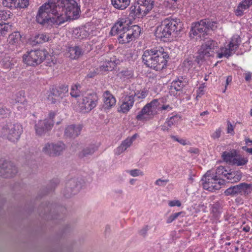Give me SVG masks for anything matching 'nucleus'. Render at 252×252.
I'll list each match as a JSON object with an SVG mask.
<instances>
[{
    "mask_svg": "<svg viewBox=\"0 0 252 252\" xmlns=\"http://www.w3.org/2000/svg\"><path fill=\"white\" fill-rule=\"evenodd\" d=\"M80 11L74 0H49L39 8L37 16H78Z\"/></svg>",
    "mask_w": 252,
    "mask_h": 252,
    "instance_id": "f257e3e1",
    "label": "nucleus"
},
{
    "mask_svg": "<svg viewBox=\"0 0 252 252\" xmlns=\"http://www.w3.org/2000/svg\"><path fill=\"white\" fill-rule=\"evenodd\" d=\"M168 58V53L160 46L146 50L142 55L143 63L156 70H160L166 67Z\"/></svg>",
    "mask_w": 252,
    "mask_h": 252,
    "instance_id": "f03ea898",
    "label": "nucleus"
},
{
    "mask_svg": "<svg viewBox=\"0 0 252 252\" xmlns=\"http://www.w3.org/2000/svg\"><path fill=\"white\" fill-rule=\"evenodd\" d=\"M181 28L182 24L178 20L167 18L157 28L155 34L157 38L165 41L164 39L169 38L172 32L180 31Z\"/></svg>",
    "mask_w": 252,
    "mask_h": 252,
    "instance_id": "7ed1b4c3",
    "label": "nucleus"
},
{
    "mask_svg": "<svg viewBox=\"0 0 252 252\" xmlns=\"http://www.w3.org/2000/svg\"><path fill=\"white\" fill-rule=\"evenodd\" d=\"M218 53H220V49H219L218 42L211 38H205L203 40L198 51V57L201 60H206L209 57H214L216 55L217 58H218Z\"/></svg>",
    "mask_w": 252,
    "mask_h": 252,
    "instance_id": "20e7f679",
    "label": "nucleus"
},
{
    "mask_svg": "<svg viewBox=\"0 0 252 252\" xmlns=\"http://www.w3.org/2000/svg\"><path fill=\"white\" fill-rule=\"evenodd\" d=\"M22 132L23 128L20 124L7 123L0 130V135L15 142L19 140Z\"/></svg>",
    "mask_w": 252,
    "mask_h": 252,
    "instance_id": "39448f33",
    "label": "nucleus"
},
{
    "mask_svg": "<svg viewBox=\"0 0 252 252\" xmlns=\"http://www.w3.org/2000/svg\"><path fill=\"white\" fill-rule=\"evenodd\" d=\"M201 182L204 189L213 192L221 188L224 180L217 176H215V174L210 170L203 176Z\"/></svg>",
    "mask_w": 252,
    "mask_h": 252,
    "instance_id": "423d86ee",
    "label": "nucleus"
},
{
    "mask_svg": "<svg viewBox=\"0 0 252 252\" xmlns=\"http://www.w3.org/2000/svg\"><path fill=\"white\" fill-rule=\"evenodd\" d=\"M48 55V52L44 49L31 50L23 56V60L29 65L35 66L42 63Z\"/></svg>",
    "mask_w": 252,
    "mask_h": 252,
    "instance_id": "0eeeda50",
    "label": "nucleus"
},
{
    "mask_svg": "<svg viewBox=\"0 0 252 252\" xmlns=\"http://www.w3.org/2000/svg\"><path fill=\"white\" fill-rule=\"evenodd\" d=\"M98 96L95 93H90L82 96L78 101V106L80 111L83 112H89L96 107L98 103Z\"/></svg>",
    "mask_w": 252,
    "mask_h": 252,
    "instance_id": "6e6552de",
    "label": "nucleus"
},
{
    "mask_svg": "<svg viewBox=\"0 0 252 252\" xmlns=\"http://www.w3.org/2000/svg\"><path fill=\"white\" fill-rule=\"evenodd\" d=\"M241 43V39L240 36L238 34L234 35L231 38L227 47H222L220 48V53L217 54V57L218 59H221L223 57L228 58L235 53Z\"/></svg>",
    "mask_w": 252,
    "mask_h": 252,
    "instance_id": "1a4fd4ad",
    "label": "nucleus"
},
{
    "mask_svg": "<svg viewBox=\"0 0 252 252\" xmlns=\"http://www.w3.org/2000/svg\"><path fill=\"white\" fill-rule=\"evenodd\" d=\"M159 103L158 99H154L147 103L138 113L136 117L138 121L148 120L156 114L157 109Z\"/></svg>",
    "mask_w": 252,
    "mask_h": 252,
    "instance_id": "9d476101",
    "label": "nucleus"
},
{
    "mask_svg": "<svg viewBox=\"0 0 252 252\" xmlns=\"http://www.w3.org/2000/svg\"><path fill=\"white\" fill-rule=\"evenodd\" d=\"M77 17H36V22L45 27H48L53 25L60 26L64 22L70 20H76Z\"/></svg>",
    "mask_w": 252,
    "mask_h": 252,
    "instance_id": "9b49d317",
    "label": "nucleus"
},
{
    "mask_svg": "<svg viewBox=\"0 0 252 252\" xmlns=\"http://www.w3.org/2000/svg\"><path fill=\"white\" fill-rule=\"evenodd\" d=\"M84 181L81 178H73L66 183V186L63 191L64 196L70 197L72 195L77 193L81 189Z\"/></svg>",
    "mask_w": 252,
    "mask_h": 252,
    "instance_id": "f8f14e48",
    "label": "nucleus"
},
{
    "mask_svg": "<svg viewBox=\"0 0 252 252\" xmlns=\"http://www.w3.org/2000/svg\"><path fill=\"white\" fill-rule=\"evenodd\" d=\"M64 149L65 145L62 142H48L43 146L42 152L50 157H56L60 155Z\"/></svg>",
    "mask_w": 252,
    "mask_h": 252,
    "instance_id": "ddd939ff",
    "label": "nucleus"
},
{
    "mask_svg": "<svg viewBox=\"0 0 252 252\" xmlns=\"http://www.w3.org/2000/svg\"><path fill=\"white\" fill-rule=\"evenodd\" d=\"M68 87L66 85H61L58 88H53L48 95V100L52 103H56L65 96L68 93Z\"/></svg>",
    "mask_w": 252,
    "mask_h": 252,
    "instance_id": "4468645a",
    "label": "nucleus"
},
{
    "mask_svg": "<svg viewBox=\"0 0 252 252\" xmlns=\"http://www.w3.org/2000/svg\"><path fill=\"white\" fill-rule=\"evenodd\" d=\"M17 173V168L11 161H0V176L4 178L13 177Z\"/></svg>",
    "mask_w": 252,
    "mask_h": 252,
    "instance_id": "2eb2a0df",
    "label": "nucleus"
},
{
    "mask_svg": "<svg viewBox=\"0 0 252 252\" xmlns=\"http://www.w3.org/2000/svg\"><path fill=\"white\" fill-rule=\"evenodd\" d=\"M131 21L129 20L127 17H126L125 18H122L119 21H118L112 28V32H119V31L121 32V31L126 32L129 36V40L133 41L135 40L136 38L133 36L132 34L129 32L127 29L126 26L128 25L131 24Z\"/></svg>",
    "mask_w": 252,
    "mask_h": 252,
    "instance_id": "dca6fc26",
    "label": "nucleus"
},
{
    "mask_svg": "<svg viewBox=\"0 0 252 252\" xmlns=\"http://www.w3.org/2000/svg\"><path fill=\"white\" fill-rule=\"evenodd\" d=\"M53 126V122L52 120H40L35 124L34 128L36 134L39 136L44 135L50 131Z\"/></svg>",
    "mask_w": 252,
    "mask_h": 252,
    "instance_id": "f3484780",
    "label": "nucleus"
},
{
    "mask_svg": "<svg viewBox=\"0 0 252 252\" xmlns=\"http://www.w3.org/2000/svg\"><path fill=\"white\" fill-rule=\"evenodd\" d=\"M135 101V99L133 98V95L129 92L128 94L122 98L119 112L122 113H128L133 107Z\"/></svg>",
    "mask_w": 252,
    "mask_h": 252,
    "instance_id": "a211bd4d",
    "label": "nucleus"
},
{
    "mask_svg": "<svg viewBox=\"0 0 252 252\" xmlns=\"http://www.w3.org/2000/svg\"><path fill=\"white\" fill-rule=\"evenodd\" d=\"M93 30L89 26L76 28L73 30L72 36L80 40L86 39L91 34H93Z\"/></svg>",
    "mask_w": 252,
    "mask_h": 252,
    "instance_id": "6ab92c4d",
    "label": "nucleus"
},
{
    "mask_svg": "<svg viewBox=\"0 0 252 252\" xmlns=\"http://www.w3.org/2000/svg\"><path fill=\"white\" fill-rule=\"evenodd\" d=\"M205 23V21H203V20L197 23H193L190 30V35H197L200 37L201 35H204L207 32Z\"/></svg>",
    "mask_w": 252,
    "mask_h": 252,
    "instance_id": "aec40b11",
    "label": "nucleus"
},
{
    "mask_svg": "<svg viewBox=\"0 0 252 252\" xmlns=\"http://www.w3.org/2000/svg\"><path fill=\"white\" fill-rule=\"evenodd\" d=\"M85 51L82 46H68L66 50V54L71 59L76 60L82 56Z\"/></svg>",
    "mask_w": 252,
    "mask_h": 252,
    "instance_id": "412c9836",
    "label": "nucleus"
},
{
    "mask_svg": "<svg viewBox=\"0 0 252 252\" xmlns=\"http://www.w3.org/2000/svg\"><path fill=\"white\" fill-rule=\"evenodd\" d=\"M82 128L79 125L68 126L65 129L64 135L69 138H75L80 134Z\"/></svg>",
    "mask_w": 252,
    "mask_h": 252,
    "instance_id": "4be33fe9",
    "label": "nucleus"
},
{
    "mask_svg": "<svg viewBox=\"0 0 252 252\" xmlns=\"http://www.w3.org/2000/svg\"><path fill=\"white\" fill-rule=\"evenodd\" d=\"M134 85L129 87V89L131 94L133 95V98L138 99H143L145 98L148 94V91L144 88L140 90H137Z\"/></svg>",
    "mask_w": 252,
    "mask_h": 252,
    "instance_id": "5701e85b",
    "label": "nucleus"
},
{
    "mask_svg": "<svg viewBox=\"0 0 252 252\" xmlns=\"http://www.w3.org/2000/svg\"><path fill=\"white\" fill-rule=\"evenodd\" d=\"M104 107L105 108L109 109L116 104V99L114 96L109 92L106 91L103 94Z\"/></svg>",
    "mask_w": 252,
    "mask_h": 252,
    "instance_id": "b1692460",
    "label": "nucleus"
},
{
    "mask_svg": "<svg viewBox=\"0 0 252 252\" xmlns=\"http://www.w3.org/2000/svg\"><path fill=\"white\" fill-rule=\"evenodd\" d=\"M229 182L236 183L239 181L242 178V174L239 171H232L230 169L228 170V174L225 176Z\"/></svg>",
    "mask_w": 252,
    "mask_h": 252,
    "instance_id": "393cba45",
    "label": "nucleus"
},
{
    "mask_svg": "<svg viewBox=\"0 0 252 252\" xmlns=\"http://www.w3.org/2000/svg\"><path fill=\"white\" fill-rule=\"evenodd\" d=\"M186 85V82L183 77L179 78L172 81L170 86L171 90H174L177 92L181 91Z\"/></svg>",
    "mask_w": 252,
    "mask_h": 252,
    "instance_id": "a878e982",
    "label": "nucleus"
},
{
    "mask_svg": "<svg viewBox=\"0 0 252 252\" xmlns=\"http://www.w3.org/2000/svg\"><path fill=\"white\" fill-rule=\"evenodd\" d=\"M16 63V60L9 56L4 57L0 62V65L5 69H10Z\"/></svg>",
    "mask_w": 252,
    "mask_h": 252,
    "instance_id": "bb28decb",
    "label": "nucleus"
},
{
    "mask_svg": "<svg viewBox=\"0 0 252 252\" xmlns=\"http://www.w3.org/2000/svg\"><path fill=\"white\" fill-rule=\"evenodd\" d=\"M239 194L247 196L252 191V184L242 183L239 184Z\"/></svg>",
    "mask_w": 252,
    "mask_h": 252,
    "instance_id": "cd10ccee",
    "label": "nucleus"
},
{
    "mask_svg": "<svg viewBox=\"0 0 252 252\" xmlns=\"http://www.w3.org/2000/svg\"><path fill=\"white\" fill-rule=\"evenodd\" d=\"M130 0H111L113 6L117 9L123 10L130 4Z\"/></svg>",
    "mask_w": 252,
    "mask_h": 252,
    "instance_id": "c85d7f7f",
    "label": "nucleus"
},
{
    "mask_svg": "<svg viewBox=\"0 0 252 252\" xmlns=\"http://www.w3.org/2000/svg\"><path fill=\"white\" fill-rule=\"evenodd\" d=\"M49 36L45 33L36 34L32 40L33 44H41L49 40Z\"/></svg>",
    "mask_w": 252,
    "mask_h": 252,
    "instance_id": "c756f323",
    "label": "nucleus"
},
{
    "mask_svg": "<svg viewBox=\"0 0 252 252\" xmlns=\"http://www.w3.org/2000/svg\"><path fill=\"white\" fill-rule=\"evenodd\" d=\"M237 154L235 150L231 151L230 152L225 151L222 154L223 159L226 162L232 164L233 160L235 158Z\"/></svg>",
    "mask_w": 252,
    "mask_h": 252,
    "instance_id": "7c9ffc66",
    "label": "nucleus"
},
{
    "mask_svg": "<svg viewBox=\"0 0 252 252\" xmlns=\"http://www.w3.org/2000/svg\"><path fill=\"white\" fill-rule=\"evenodd\" d=\"M119 76L124 80L130 79L134 77V72L132 69L126 68L121 71Z\"/></svg>",
    "mask_w": 252,
    "mask_h": 252,
    "instance_id": "2f4dec72",
    "label": "nucleus"
},
{
    "mask_svg": "<svg viewBox=\"0 0 252 252\" xmlns=\"http://www.w3.org/2000/svg\"><path fill=\"white\" fill-rule=\"evenodd\" d=\"M21 36L18 32H14L9 35L7 41L9 44L15 45L18 44L21 40Z\"/></svg>",
    "mask_w": 252,
    "mask_h": 252,
    "instance_id": "473e14b6",
    "label": "nucleus"
},
{
    "mask_svg": "<svg viewBox=\"0 0 252 252\" xmlns=\"http://www.w3.org/2000/svg\"><path fill=\"white\" fill-rule=\"evenodd\" d=\"M96 150V147L94 145H90L84 148L79 154V157L81 158L87 157L88 156L92 155L95 151Z\"/></svg>",
    "mask_w": 252,
    "mask_h": 252,
    "instance_id": "72a5a7b5",
    "label": "nucleus"
},
{
    "mask_svg": "<svg viewBox=\"0 0 252 252\" xmlns=\"http://www.w3.org/2000/svg\"><path fill=\"white\" fill-rule=\"evenodd\" d=\"M248 162L247 158L244 157L241 155H236L233 160L232 164L237 166H243L246 164Z\"/></svg>",
    "mask_w": 252,
    "mask_h": 252,
    "instance_id": "f704fd0d",
    "label": "nucleus"
},
{
    "mask_svg": "<svg viewBox=\"0 0 252 252\" xmlns=\"http://www.w3.org/2000/svg\"><path fill=\"white\" fill-rule=\"evenodd\" d=\"M129 25H128V26H126L127 29L132 34L133 36L137 38L141 32L140 27L136 25H132L130 27Z\"/></svg>",
    "mask_w": 252,
    "mask_h": 252,
    "instance_id": "c9c22d12",
    "label": "nucleus"
},
{
    "mask_svg": "<svg viewBox=\"0 0 252 252\" xmlns=\"http://www.w3.org/2000/svg\"><path fill=\"white\" fill-rule=\"evenodd\" d=\"M196 63H199V61L197 59H195L194 61L187 59L185 60L183 63L185 67L189 70L194 69L195 68Z\"/></svg>",
    "mask_w": 252,
    "mask_h": 252,
    "instance_id": "e433bc0d",
    "label": "nucleus"
},
{
    "mask_svg": "<svg viewBox=\"0 0 252 252\" xmlns=\"http://www.w3.org/2000/svg\"><path fill=\"white\" fill-rule=\"evenodd\" d=\"M81 87L79 84L72 86L70 91V95L72 97L77 98L80 95V90Z\"/></svg>",
    "mask_w": 252,
    "mask_h": 252,
    "instance_id": "4c0bfd02",
    "label": "nucleus"
},
{
    "mask_svg": "<svg viewBox=\"0 0 252 252\" xmlns=\"http://www.w3.org/2000/svg\"><path fill=\"white\" fill-rule=\"evenodd\" d=\"M224 193L226 195H236L239 194V185L228 188L224 191Z\"/></svg>",
    "mask_w": 252,
    "mask_h": 252,
    "instance_id": "58836bf2",
    "label": "nucleus"
},
{
    "mask_svg": "<svg viewBox=\"0 0 252 252\" xmlns=\"http://www.w3.org/2000/svg\"><path fill=\"white\" fill-rule=\"evenodd\" d=\"M180 120V117L177 115L170 117L166 120V125L171 127L173 126L176 125Z\"/></svg>",
    "mask_w": 252,
    "mask_h": 252,
    "instance_id": "ea45409f",
    "label": "nucleus"
},
{
    "mask_svg": "<svg viewBox=\"0 0 252 252\" xmlns=\"http://www.w3.org/2000/svg\"><path fill=\"white\" fill-rule=\"evenodd\" d=\"M139 2L138 0L134 2L129 8V16H136L137 15L140 14L139 10Z\"/></svg>",
    "mask_w": 252,
    "mask_h": 252,
    "instance_id": "a19ab883",
    "label": "nucleus"
},
{
    "mask_svg": "<svg viewBox=\"0 0 252 252\" xmlns=\"http://www.w3.org/2000/svg\"><path fill=\"white\" fill-rule=\"evenodd\" d=\"M119 34H120L119 36V39L120 43H127L130 42L131 41L129 39V36L126 32L125 31H121V32L119 31V32H117Z\"/></svg>",
    "mask_w": 252,
    "mask_h": 252,
    "instance_id": "79ce46f5",
    "label": "nucleus"
},
{
    "mask_svg": "<svg viewBox=\"0 0 252 252\" xmlns=\"http://www.w3.org/2000/svg\"><path fill=\"white\" fill-rule=\"evenodd\" d=\"M212 212L216 217L221 213V206L220 202H217L212 205Z\"/></svg>",
    "mask_w": 252,
    "mask_h": 252,
    "instance_id": "37998d69",
    "label": "nucleus"
},
{
    "mask_svg": "<svg viewBox=\"0 0 252 252\" xmlns=\"http://www.w3.org/2000/svg\"><path fill=\"white\" fill-rule=\"evenodd\" d=\"M177 1L178 0H165L164 3L167 8L174 10L178 8Z\"/></svg>",
    "mask_w": 252,
    "mask_h": 252,
    "instance_id": "c03bdc74",
    "label": "nucleus"
},
{
    "mask_svg": "<svg viewBox=\"0 0 252 252\" xmlns=\"http://www.w3.org/2000/svg\"><path fill=\"white\" fill-rule=\"evenodd\" d=\"M139 4L143 5L147 8L148 10H152L154 4L153 0H137Z\"/></svg>",
    "mask_w": 252,
    "mask_h": 252,
    "instance_id": "a18cd8bd",
    "label": "nucleus"
},
{
    "mask_svg": "<svg viewBox=\"0 0 252 252\" xmlns=\"http://www.w3.org/2000/svg\"><path fill=\"white\" fill-rule=\"evenodd\" d=\"M14 8H25L29 5V0H16Z\"/></svg>",
    "mask_w": 252,
    "mask_h": 252,
    "instance_id": "49530a36",
    "label": "nucleus"
},
{
    "mask_svg": "<svg viewBox=\"0 0 252 252\" xmlns=\"http://www.w3.org/2000/svg\"><path fill=\"white\" fill-rule=\"evenodd\" d=\"M228 168L227 169L223 166H220L217 168L215 176H217L220 178V176L222 175L225 177L226 174H228Z\"/></svg>",
    "mask_w": 252,
    "mask_h": 252,
    "instance_id": "de8ad7c7",
    "label": "nucleus"
},
{
    "mask_svg": "<svg viewBox=\"0 0 252 252\" xmlns=\"http://www.w3.org/2000/svg\"><path fill=\"white\" fill-rule=\"evenodd\" d=\"M203 21H205V27L207 28V31L209 29L214 30L217 27L218 23L216 21H211L209 19H205Z\"/></svg>",
    "mask_w": 252,
    "mask_h": 252,
    "instance_id": "09e8293b",
    "label": "nucleus"
},
{
    "mask_svg": "<svg viewBox=\"0 0 252 252\" xmlns=\"http://www.w3.org/2000/svg\"><path fill=\"white\" fill-rule=\"evenodd\" d=\"M170 137L174 141L179 142L182 145H187L189 144V142L185 139L180 138L176 135H170Z\"/></svg>",
    "mask_w": 252,
    "mask_h": 252,
    "instance_id": "8fccbe9b",
    "label": "nucleus"
},
{
    "mask_svg": "<svg viewBox=\"0 0 252 252\" xmlns=\"http://www.w3.org/2000/svg\"><path fill=\"white\" fill-rule=\"evenodd\" d=\"M16 1V0H2V3L5 7L11 8L15 6Z\"/></svg>",
    "mask_w": 252,
    "mask_h": 252,
    "instance_id": "3c124183",
    "label": "nucleus"
},
{
    "mask_svg": "<svg viewBox=\"0 0 252 252\" xmlns=\"http://www.w3.org/2000/svg\"><path fill=\"white\" fill-rule=\"evenodd\" d=\"M126 172L133 177H137L140 175L142 176L143 175V172L138 169L127 170Z\"/></svg>",
    "mask_w": 252,
    "mask_h": 252,
    "instance_id": "603ef678",
    "label": "nucleus"
},
{
    "mask_svg": "<svg viewBox=\"0 0 252 252\" xmlns=\"http://www.w3.org/2000/svg\"><path fill=\"white\" fill-rule=\"evenodd\" d=\"M52 204H50L49 203L47 204V203H46L45 205H42V207H44V214L43 215H47L48 214H49V215L51 213V209H52Z\"/></svg>",
    "mask_w": 252,
    "mask_h": 252,
    "instance_id": "864d4df0",
    "label": "nucleus"
},
{
    "mask_svg": "<svg viewBox=\"0 0 252 252\" xmlns=\"http://www.w3.org/2000/svg\"><path fill=\"white\" fill-rule=\"evenodd\" d=\"M10 113L9 109L4 107L3 106H1L0 104V115L2 116L3 117H6Z\"/></svg>",
    "mask_w": 252,
    "mask_h": 252,
    "instance_id": "5fc2aeb1",
    "label": "nucleus"
},
{
    "mask_svg": "<svg viewBox=\"0 0 252 252\" xmlns=\"http://www.w3.org/2000/svg\"><path fill=\"white\" fill-rule=\"evenodd\" d=\"M249 7H246L245 5H242V2L239 4L237 8V12L238 13V15H242L243 14V11L246 9H248Z\"/></svg>",
    "mask_w": 252,
    "mask_h": 252,
    "instance_id": "6e6d98bb",
    "label": "nucleus"
},
{
    "mask_svg": "<svg viewBox=\"0 0 252 252\" xmlns=\"http://www.w3.org/2000/svg\"><path fill=\"white\" fill-rule=\"evenodd\" d=\"M221 129L220 128H219L216 130V131L212 133L211 137L214 139H219L221 135Z\"/></svg>",
    "mask_w": 252,
    "mask_h": 252,
    "instance_id": "4d7b16f0",
    "label": "nucleus"
},
{
    "mask_svg": "<svg viewBox=\"0 0 252 252\" xmlns=\"http://www.w3.org/2000/svg\"><path fill=\"white\" fill-rule=\"evenodd\" d=\"M168 182L169 180L167 179L162 180L161 179H158L155 182V185L164 187Z\"/></svg>",
    "mask_w": 252,
    "mask_h": 252,
    "instance_id": "13d9d810",
    "label": "nucleus"
},
{
    "mask_svg": "<svg viewBox=\"0 0 252 252\" xmlns=\"http://www.w3.org/2000/svg\"><path fill=\"white\" fill-rule=\"evenodd\" d=\"M138 6L140 14L146 15L150 11H151V10H148L147 8H146V7L143 5L138 4Z\"/></svg>",
    "mask_w": 252,
    "mask_h": 252,
    "instance_id": "bf43d9fd",
    "label": "nucleus"
},
{
    "mask_svg": "<svg viewBox=\"0 0 252 252\" xmlns=\"http://www.w3.org/2000/svg\"><path fill=\"white\" fill-rule=\"evenodd\" d=\"M132 143V142H131V140L129 139L128 138H127L126 140L123 141L121 145L124 148H126V150L127 148L131 146Z\"/></svg>",
    "mask_w": 252,
    "mask_h": 252,
    "instance_id": "052dcab7",
    "label": "nucleus"
},
{
    "mask_svg": "<svg viewBox=\"0 0 252 252\" xmlns=\"http://www.w3.org/2000/svg\"><path fill=\"white\" fill-rule=\"evenodd\" d=\"M126 150V148H124L121 144L115 150V154L119 155Z\"/></svg>",
    "mask_w": 252,
    "mask_h": 252,
    "instance_id": "680f3d73",
    "label": "nucleus"
},
{
    "mask_svg": "<svg viewBox=\"0 0 252 252\" xmlns=\"http://www.w3.org/2000/svg\"><path fill=\"white\" fill-rule=\"evenodd\" d=\"M169 205L171 207L178 206L180 207L181 205V202L179 200H173L171 201L169 203Z\"/></svg>",
    "mask_w": 252,
    "mask_h": 252,
    "instance_id": "e2e57ef3",
    "label": "nucleus"
},
{
    "mask_svg": "<svg viewBox=\"0 0 252 252\" xmlns=\"http://www.w3.org/2000/svg\"><path fill=\"white\" fill-rule=\"evenodd\" d=\"M59 183V181L57 179L52 180L50 182V186L51 187V189H54L57 185Z\"/></svg>",
    "mask_w": 252,
    "mask_h": 252,
    "instance_id": "0e129e2a",
    "label": "nucleus"
},
{
    "mask_svg": "<svg viewBox=\"0 0 252 252\" xmlns=\"http://www.w3.org/2000/svg\"><path fill=\"white\" fill-rule=\"evenodd\" d=\"M234 131V128L233 125L229 122H227V133H232Z\"/></svg>",
    "mask_w": 252,
    "mask_h": 252,
    "instance_id": "69168bd1",
    "label": "nucleus"
},
{
    "mask_svg": "<svg viewBox=\"0 0 252 252\" xmlns=\"http://www.w3.org/2000/svg\"><path fill=\"white\" fill-rule=\"evenodd\" d=\"M55 116H56V113L54 112L51 111L49 113V118L45 119L44 120H51L53 122V124H54V121L53 119Z\"/></svg>",
    "mask_w": 252,
    "mask_h": 252,
    "instance_id": "338daca9",
    "label": "nucleus"
},
{
    "mask_svg": "<svg viewBox=\"0 0 252 252\" xmlns=\"http://www.w3.org/2000/svg\"><path fill=\"white\" fill-rule=\"evenodd\" d=\"M252 4V0H244L242 1V5H245L246 7H249Z\"/></svg>",
    "mask_w": 252,
    "mask_h": 252,
    "instance_id": "774afa93",
    "label": "nucleus"
}]
</instances>
